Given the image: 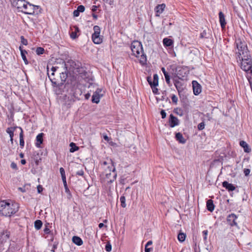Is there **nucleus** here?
Wrapping results in <instances>:
<instances>
[{
    "label": "nucleus",
    "instance_id": "c756f323",
    "mask_svg": "<svg viewBox=\"0 0 252 252\" xmlns=\"http://www.w3.org/2000/svg\"><path fill=\"white\" fill-rule=\"evenodd\" d=\"M121 205L123 208H125L126 206V198L125 196H122L120 197Z\"/></svg>",
    "mask_w": 252,
    "mask_h": 252
},
{
    "label": "nucleus",
    "instance_id": "5701e85b",
    "mask_svg": "<svg viewBox=\"0 0 252 252\" xmlns=\"http://www.w3.org/2000/svg\"><path fill=\"white\" fill-rule=\"evenodd\" d=\"M72 242L77 246H81L83 244L82 240L78 236H74L72 239Z\"/></svg>",
    "mask_w": 252,
    "mask_h": 252
},
{
    "label": "nucleus",
    "instance_id": "7ed1b4c3",
    "mask_svg": "<svg viewBox=\"0 0 252 252\" xmlns=\"http://www.w3.org/2000/svg\"><path fill=\"white\" fill-rule=\"evenodd\" d=\"M11 1L12 6L16 7L19 11L30 15L34 13L35 6L25 0H11Z\"/></svg>",
    "mask_w": 252,
    "mask_h": 252
},
{
    "label": "nucleus",
    "instance_id": "de8ad7c7",
    "mask_svg": "<svg viewBox=\"0 0 252 252\" xmlns=\"http://www.w3.org/2000/svg\"><path fill=\"white\" fill-rule=\"evenodd\" d=\"M79 13L80 12H79V11H78L77 9L76 10H75L74 11H73V16L74 17H78L79 16Z\"/></svg>",
    "mask_w": 252,
    "mask_h": 252
},
{
    "label": "nucleus",
    "instance_id": "f704fd0d",
    "mask_svg": "<svg viewBox=\"0 0 252 252\" xmlns=\"http://www.w3.org/2000/svg\"><path fill=\"white\" fill-rule=\"evenodd\" d=\"M20 39H21V42L23 45H27L28 44L27 40L26 39H25L23 36H21L20 37Z\"/></svg>",
    "mask_w": 252,
    "mask_h": 252
},
{
    "label": "nucleus",
    "instance_id": "3c124183",
    "mask_svg": "<svg viewBox=\"0 0 252 252\" xmlns=\"http://www.w3.org/2000/svg\"><path fill=\"white\" fill-rule=\"evenodd\" d=\"M43 188L41 186L39 185L37 187V190L39 193H40L42 191Z\"/></svg>",
    "mask_w": 252,
    "mask_h": 252
},
{
    "label": "nucleus",
    "instance_id": "bf43d9fd",
    "mask_svg": "<svg viewBox=\"0 0 252 252\" xmlns=\"http://www.w3.org/2000/svg\"><path fill=\"white\" fill-rule=\"evenodd\" d=\"M165 79L169 78H170V76L168 74V73H167L166 74H165L164 75Z\"/></svg>",
    "mask_w": 252,
    "mask_h": 252
},
{
    "label": "nucleus",
    "instance_id": "c03bdc74",
    "mask_svg": "<svg viewBox=\"0 0 252 252\" xmlns=\"http://www.w3.org/2000/svg\"><path fill=\"white\" fill-rule=\"evenodd\" d=\"M208 230H204L203 232H202V233L204 235V240H206L207 239V235H208Z\"/></svg>",
    "mask_w": 252,
    "mask_h": 252
},
{
    "label": "nucleus",
    "instance_id": "6ab92c4d",
    "mask_svg": "<svg viewBox=\"0 0 252 252\" xmlns=\"http://www.w3.org/2000/svg\"><path fill=\"white\" fill-rule=\"evenodd\" d=\"M176 139L179 141L180 143L185 144L186 142V139L183 136V135L180 132H178L176 133L175 135Z\"/></svg>",
    "mask_w": 252,
    "mask_h": 252
},
{
    "label": "nucleus",
    "instance_id": "052dcab7",
    "mask_svg": "<svg viewBox=\"0 0 252 252\" xmlns=\"http://www.w3.org/2000/svg\"><path fill=\"white\" fill-rule=\"evenodd\" d=\"M104 1H106V2H108L110 4H111L113 3L112 0H104Z\"/></svg>",
    "mask_w": 252,
    "mask_h": 252
},
{
    "label": "nucleus",
    "instance_id": "e2e57ef3",
    "mask_svg": "<svg viewBox=\"0 0 252 252\" xmlns=\"http://www.w3.org/2000/svg\"><path fill=\"white\" fill-rule=\"evenodd\" d=\"M92 16H93V17L94 19H95V20H96V19H97V16L96 14H95L93 13V14H92Z\"/></svg>",
    "mask_w": 252,
    "mask_h": 252
},
{
    "label": "nucleus",
    "instance_id": "1a4fd4ad",
    "mask_svg": "<svg viewBox=\"0 0 252 252\" xmlns=\"http://www.w3.org/2000/svg\"><path fill=\"white\" fill-rule=\"evenodd\" d=\"M147 81L148 82L151 87L158 86V75L157 74H154L153 79L151 77H148Z\"/></svg>",
    "mask_w": 252,
    "mask_h": 252
},
{
    "label": "nucleus",
    "instance_id": "a18cd8bd",
    "mask_svg": "<svg viewBox=\"0 0 252 252\" xmlns=\"http://www.w3.org/2000/svg\"><path fill=\"white\" fill-rule=\"evenodd\" d=\"M152 89L153 92L154 94H158V89L157 88V87H151Z\"/></svg>",
    "mask_w": 252,
    "mask_h": 252
},
{
    "label": "nucleus",
    "instance_id": "69168bd1",
    "mask_svg": "<svg viewBox=\"0 0 252 252\" xmlns=\"http://www.w3.org/2000/svg\"><path fill=\"white\" fill-rule=\"evenodd\" d=\"M205 33H205V32L204 31V32H202V33H201V35H200L201 37L202 38L204 37H205Z\"/></svg>",
    "mask_w": 252,
    "mask_h": 252
},
{
    "label": "nucleus",
    "instance_id": "a211bd4d",
    "mask_svg": "<svg viewBox=\"0 0 252 252\" xmlns=\"http://www.w3.org/2000/svg\"><path fill=\"white\" fill-rule=\"evenodd\" d=\"M222 186L228 191H233L235 189V187L232 184L229 183L227 181L222 182Z\"/></svg>",
    "mask_w": 252,
    "mask_h": 252
},
{
    "label": "nucleus",
    "instance_id": "a878e982",
    "mask_svg": "<svg viewBox=\"0 0 252 252\" xmlns=\"http://www.w3.org/2000/svg\"><path fill=\"white\" fill-rule=\"evenodd\" d=\"M186 235L184 233L180 232L178 235V239L180 242H183L185 240Z\"/></svg>",
    "mask_w": 252,
    "mask_h": 252
},
{
    "label": "nucleus",
    "instance_id": "4be33fe9",
    "mask_svg": "<svg viewBox=\"0 0 252 252\" xmlns=\"http://www.w3.org/2000/svg\"><path fill=\"white\" fill-rule=\"evenodd\" d=\"M207 208L208 210L211 212L214 211L215 206L212 200L209 199L207 201Z\"/></svg>",
    "mask_w": 252,
    "mask_h": 252
},
{
    "label": "nucleus",
    "instance_id": "473e14b6",
    "mask_svg": "<svg viewBox=\"0 0 252 252\" xmlns=\"http://www.w3.org/2000/svg\"><path fill=\"white\" fill-rule=\"evenodd\" d=\"M44 52V49L42 47H37L36 50V53L39 55L43 54Z\"/></svg>",
    "mask_w": 252,
    "mask_h": 252
},
{
    "label": "nucleus",
    "instance_id": "79ce46f5",
    "mask_svg": "<svg viewBox=\"0 0 252 252\" xmlns=\"http://www.w3.org/2000/svg\"><path fill=\"white\" fill-rule=\"evenodd\" d=\"M160 114L161 115V118L162 119H164L166 118V112H165V111L164 110H162L161 111H160Z\"/></svg>",
    "mask_w": 252,
    "mask_h": 252
},
{
    "label": "nucleus",
    "instance_id": "72a5a7b5",
    "mask_svg": "<svg viewBox=\"0 0 252 252\" xmlns=\"http://www.w3.org/2000/svg\"><path fill=\"white\" fill-rule=\"evenodd\" d=\"M171 99L174 103L177 104L178 100V98L176 95L173 94L171 96Z\"/></svg>",
    "mask_w": 252,
    "mask_h": 252
},
{
    "label": "nucleus",
    "instance_id": "9b49d317",
    "mask_svg": "<svg viewBox=\"0 0 252 252\" xmlns=\"http://www.w3.org/2000/svg\"><path fill=\"white\" fill-rule=\"evenodd\" d=\"M169 124L170 127H173L179 125V120L177 117L171 114L169 116Z\"/></svg>",
    "mask_w": 252,
    "mask_h": 252
},
{
    "label": "nucleus",
    "instance_id": "f03ea898",
    "mask_svg": "<svg viewBox=\"0 0 252 252\" xmlns=\"http://www.w3.org/2000/svg\"><path fill=\"white\" fill-rule=\"evenodd\" d=\"M19 205L15 203H10L6 200L0 202V214L5 217H10L19 210Z\"/></svg>",
    "mask_w": 252,
    "mask_h": 252
},
{
    "label": "nucleus",
    "instance_id": "6e6552de",
    "mask_svg": "<svg viewBox=\"0 0 252 252\" xmlns=\"http://www.w3.org/2000/svg\"><path fill=\"white\" fill-rule=\"evenodd\" d=\"M48 69L49 68L48 67H47V69L48 71V75L49 78H50V80H51L53 84L56 86H59L60 85V83L57 80L56 78L54 77V72L57 70V69H59V67L56 66H52L51 70V71H52L51 74H50L49 73Z\"/></svg>",
    "mask_w": 252,
    "mask_h": 252
},
{
    "label": "nucleus",
    "instance_id": "338daca9",
    "mask_svg": "<svg viewBox=\"0 0 252 252\" xmlns=\"http://www.w3.org/2000/svg\"><path fill=\"white\" fill-rule=\"evenodd\" d=\"M18 189L21 191L22 192H25V190L23 189L22 188H19Z\"/></svg>",
    "mask_w": 252,
    "mask_h": 252
},
{
    "label": "nucleus",
    "instance_id": "f8f14e48",
    "mask_svg": "<svg viewBox=\"0 0 252 252\" xmlns=\"http://www.w3.org/2000/svg\"><path fill=\"white\" fill-rule=\"evenodd\" d=\"M237 219V216L234 214H231L229 215L227 218V221L229 223V224L231 226L237 225V222L236 221V219Z\"/></svg>",
    "mask_w": 252,
    "mask_h": 252
},
{
    "label": "nucleus",
    "instance_id": "b1692460",
    "mask_svg": "<svg viewBox=\"0 0 252 252\" xmlns=\"http://www.w3.org/2000/svg\"><path fill=\"white\" fill-rule=\"evenodd\" d=\"M163 44L165 47H170L173 45V41L169 38H165L163 40Z\"/></svg>",
    "mask_w": 252,
    "mask_h": 252
},
{
    "label": "nucleus",
    "instance_id": "603ef678",
    "mask_svg": "<svg viewBox=\"0 0 252 252\" xmlns=\"http://www.w3.org/2000/svg\"><path fill=\"white\" fill-rule=\"evenodd\" d=\"M165 81H166V83L169 86H171V82H170V78H167V79H165Z\"/></svg>",
    "mask_w": 252,
    "mask_h": 252
},
{
    "label": "nucleus",
    "instance_id": "e433bc0d",
    "mask_svg": "<svg viewBox=\"0 0 252 252\" xmlns=\"http://www.w3.org/2000/svg\"><path fill=\"white\" fill-rule=\"evenodd\" d=\"M67 74L63 72H62V75L61 76V78L62 82H64L66 79Z\"/></svg>",
    "mask_w": 252,
    "mask_h": 252
},
{
    "label": "nucleus",
    "instance_id": "774afa93",
    "mask_svg": "<svg viewBox=\"0 0 252 252\" xmlns=\"http://www.w3.org/2000/svg\"><path fill=\"white\" fill-rule=\"evenodd\" d=\"M13 136H11L10 137V141L11 142V143L12 144L13 143Z\"/></svg>",
    "mask_w": 252,
    "mask_h": 252
},
{
    "label": "nucleus",
    "instance_id": "4c0bfd02",
    "mask_svg": "<svg viewBox=\"0 0 252 252\" xmlns=\"http://www.w3.org/2000/svg\"><path fill=\"white\" fill-rule=\"evenodd\" d=\"M85 7L82 5H80L77 7V10L79 12H83L85 11Z\"/></svg>",
    "mask_w": 252,
    "mask_h": 252
},
{
    "label": "nucleus",
    "instance_id": "412c9836",
    "mask_svg": "<svg viewBox=\"0 0 252 252\" xmlns=\"http://www.w3.org/2000/svg\"><path fill=\"white\" fill-rule=\"evenodd\" d=\"M19 49L21 52V55L23 61H24V63H25L26 64H28L29 63H28V61L27 59L26 56V55L27 54V52L25 50H23L21 46L19 47Z\"/></svg>",
    "mask_w": 252,
    "mask_h": 252
},
{
    "label": "nucleus",
    "instance_id": "37998d69",
    "mask_svg": "<svg viewBox=\"0 0 252 252\" xmlns=\"http://www.w3.org/2000/svg\"><path fill=\"white\" fill-rule=\"evenodd\" d=\"M84 171L82 169L79 170L76 172V175L79 176H83Z\"/></svg>",
    "mask_w": 252,
    "mask_h": 252
},
{
    "label": "nucleus",
    "instance_id": "4468645a",
    "mask_svg": "<svg viewBox=\"0 0 252 252\" xmlns=\"http://www.w3.org/2000/svg\"><path fill=\"white\" fill-rule=\"evenodd\" d=\"M165 4L164 3L158 4L155 8V12L156 16H159L165 8Z\"/></svg>",
    "mask_w": 252,
    "mask_h": 252
},
{
    "label": "nucleus",
    "instance_id": "864d4df0",
    "mask_svg": "<svg viewBox=\"0 0 252 252\" xmlns=\"http://www.w3.org/2000/svg\"><path fill=\"white\" fill-rule=\"evenodd\" d=\"M103 138L105 140L107 141H109L110 139V138L107 135H103Z\"/></svg>",
    "mask_w": 252,
    "mask_h": 252
},
{
    "label": "nucleus",
    "instance_id": "c9c22d12",
    "mask_svg": "<svg viewBox=\"0 0 252 252\" xmlns=\"http://www.w3.org/2000/svg\"><path fill=\"white\" fill-rule=\"evenodd\" d=\"M198 129L199 130H203L205 127V124L204 122L200 123L197 126Z\"/></svg>",
    "mask_w": 252,
    "mask_h": 252
},
{
    "label": "nucleus",
    "instance_id": "09e8293b",
    "mask_svg": "<svg viewBox=\"0 0 252 252\" xmlns=\"http://www.w3.org/2000/svg\"><path fill=\"white\" fill-rule=\"evenodd\" d=\"M244 173L245 176H248L249 175V174L250 173V170L249 169H245L244 170Z\"/></svg>",
    "mask_w": 252,
    "mask_h": 252
},
{
    "label": "nucleus",
    "instance_id": "49530a36",
    "mask_svg": "<svg viewBox=\"0 0 252 252\" xmlns=\"http://www.w3.org/2000/svg\"><path fill=\"white\" fill-rule=\"evenodd\" d=\"M173 80H174V85L175 86L176 89L178 90V85L180 84V82H179V81H178L177 80H175V79H174Z\"/></svg>",
    "mask_w": 252,
    "mask_h": 252
},
{
    "label": "nucleus",
    "instance_id": "5fc2aeb1",
    "mask_svg": "<svg viewBox=\"0 0 252 252\" xmlns=\"http://www.w3.org/2000/svg\"><path fill=\"white\" fill-rule=\"evenodd\" d=\"M62 65H63L64 69H65L64 72H65L67 68L66 64L64 62H63Z\"/></svg>",
    "mask_w": 252,
    "mask_h": 252
},
{
    "label": "nucleus",
    "instance_id": "20e7f679",
    "mask_svg": "<svg viewBox=\"0 0 252 252\" xmlns=\"http://www.w3.org/2000/svg\"><path fill=\"white\" fill-rule=\"evenodd\" d=\"M132 54L139 59V63L144 65L147 63V57L143 50L142 45L138 41H133L131 44Z\"/></svg>",
    "mask_w": 252,
    "mask_h": 252
},
{
    "label": "nucleus",
    "instance_id": "4d7b16f0",
    "mask_svg": "<svg viewBox=\"0 0 252 252\" xmlns=\"http://www.w3.org/2000/svg\"><path fill=\"white\" fill-rule=\"evenodd\" d=\"M90 95L91 94L90 93H87L85 95V97L86 99H88L90 98Z\"/></svg>",
    "mask_w": 252,
    "mask_h": 252
},
{
    "label": "nucleus",
    "instance_id": "58836bf2",
    "mask_svg": "<svg viewBox=\"0 0 252 252\" xmlns=\"http://www.w3.org/2000/svg\"><path fill=\"white\" fill-rule=\"evenodd\" d=\"M111 249H112V247H111V244L109 243H107L105 246V250L107 252H109L111 251Z\"/></svg>",
    "mask_w": 252,
    "mask_h": 252
},
{
    "label": "nucleus",
    "instance_id": "f257e3e1",
    "mask_svg": "<svg viewBox=\"0 0 252 252\" xmlns=\"http://www.w3.org/2000/svg\"><path fill=\"white\" fill-rule=\"evenodd\" d=\"M235 54L237 62L240 63L242 69L247 72V78L249 80L252 77V61L251 56L245 41L240 38L236 39Z\"/></svg>",
    "mask_w": 252,
    "mask_h": 252
},
{
    "label": "nucleus",
    "instance_id": "13d9d810",
    "mask_svg": "<svg viewBox=\"0 0 252 252\" xmlns=\"http://www.w3.org/2000/svg\"><path fill=\"white\" fill-rule=\"evenodd\" d=\"M161 71L163 72L164 75L165 74H166L167 73H168L167 72H166V71L165 70V69L164 67L161 68Z\"/></svg>",
    "mask_w": 252,
    "mask_h": 252
},
{
    "label": "nucleus",
    "instance_id": "0eeeda50",
    "mask_svg": "<svg viewBox=\"0 0 252 252\" xmlns=\"http://www.w3.org/2000/svg\"><path fill=\"white\" fill-rule=\"evenodd\" d=\"M103 95V94H102V89L97 88L92 96V101L93 103L96 104L98 103L100 101V98L102 97Z\"/></svg>",
    "mask_w": 252,
    "mask_h": 252
},
{
    "label": "nucleus",
    "instance_id": "bb28decb",
    "mask_svg": "<svg viewBox=\"0 0 252 252\" xmlns=\"http://www.w3.org/2000/svg\"><path fill=\"white\" fill-rule=\"evenodd\" d=\"M42 225V222L40 220H36L34 222V227L36 229L39 230Z\"/></svg>",
    "mask_w": 252,
    "mask_h": 252
},
{
    "label": "nucleus",
    "instance_id": "2f4dec72",
    "mask_svg": "<svg viewBox=\"0 0 252 252\" xmlns=\"http://www.w3.org/2000/svg\"><path fill=\"white\" fill-rule=\"evenodd\" d=\"M60 172L61 174L62 180L66 179L65 171L63 167L60 168Z\"/></svg>",
    "mask_w": 252,
    "mask_h": 252
},
{
    "label": "nucleus",
    "instance_id": "2eb2a0df",
    "mask_svg": "<svg viewBox=\"0 0 252 252\" xmlns=\"http://www.w3.org/2000/svg\"><path fill=\"white\" fill-rule=\"evenodd\" d=\"M219 21L220 24V26L222 29H224L226 25V22L225 19V16L224 14L221 12L220 11L219 13Z\"/></svg>",
    "mask_w": 252,
    "mask_h": 252
},
{
    "label": "nucleus",
    "instance_id": "680f3d73",
    "mask_svg": "<svg viewBox=\"0 0 252 252\" xmlns=\"http://www.w3.org/2000/svg\"><path fill=\"white\" fill-rule=\"evenodd\" d=\"M104 226V224L103 223H100L99 224H98V227L101 228L102 227H103V226Z\"/></svg>",
    "mask_w": 252,
    "mask_h": 252
},
{
    "label": "nucleus",
    "instance_id": "a19ab883",
    "mask_svg": "<svg viewBox=\"0 0 252 252\" xmlns=\"http://www.w3.org/2000/svg\"><path fill=\"white\" fill-rule=\"evenodd\" d=\"M44 232L46 234H49L50 233V230L49 228H48V225H45V227L44 229Z\"/></svg>",
    "mask_w": 252,
    "mask_h": 252
},
{
    "label": "nucleus",
    "instance_id": "6e6d98bb",
    "mask_svg": "<svg viewBox=\"0 0 252 252\" xmlns=\"http://www.w3.org/2000/svg\"><path fill=\"white\" fill-rule=\"evenodd\" d=\"M97 7L96 5H93L92 6V10L94 12L97 10Z\"/></svg>",
    "mask_w": 252,
    "mask_h": 252
},
{
    "label": "nucleus",
    "instance_id": "ddd939ff",
    "mask_svg": "<svg viewBox=\"0 0 252 252\" xmlns=\"http://www.w3.org/2000/svg\"><path fill=\"white\" fill-rule=\"evenodd\" d=\"M71 30H72L71 32L70 33V37L72 39H75L78 36L77 33L80 32L79 28L76 26H74L72 27H70Z\"/></svg>",
    "mask_w": 252,
    "mask_h": 252
},
{
    "label": "nucleus",
    "instance_id": "0e129e2a",
    "mask_svg": "<svg viewBox=\"0 0 252 252\" xmlns=\"http://www.w3.org/2000/svg\"><path fill=\"white\" fill-rule=\"evenodd\" d=\"M21 162L22 164L24 165V164H26V160L25 159H22L21 160Z\"/></svg>",
    "mask_w": 252,
    "mask_h": 252
},
{
    "label": "nucleus",
    "instance_id": "dca6fc26",
    "mask_svg": "<svg viewBox=\"0 0 252 252\" xmlns=\"http://www.w3.org/2000/svg\"><path fill=\"white\" fill-rule=\"evenodd\" d=\"M9 236V232L6 231H3L0 232V243H3L6 241Z\"/></svg>",
    "mask_w": 252,
    "mask_h": 252
},
{
    "label": "nucleus",
    "instance_id": "7c9ffc66",
    "mask_svg": "<svg viewBox=\"0 0 252 252\" xmlns=\"http://www.w3.org/2000/svg\"><path fill=\"white\" fill-rule=\"evenodd\" d=\"M152 241H149L146 246H145V252H150L151 251V248H148V246H151L152 244Z\"/></svg>",
    "mask_w": 252,
    "mask_h": 252
},
{
    "label": "nucleus",
    "instance_id": "cd10ccee",
    "mask_svg": "<svg viewBox=\"0 0 252 252\" xmlns=\"http://www.w3.org/2000/svg\"><path fill=\"white\" fill-rule=\"evenodd\" d=\"M70 146L71 147V148L70 149V152L71 153L74 152L79 149V148L73 142L70 144Z\"/></svg>",
    "mask_w": 252,
    "mask_h": 252
},
{
    "label": "nucleus",
    "instance_id": "393cba45",
    "mask_svg": "<svg viewBox=\"0 0 252 252\" xmlns=\"http://www.w3.org/2000/svg\"><path fill=\"white\" fill-rule=\"evenodd\" d=\"M19 129L21 130L20 133V146L23 148L24 146V135H23V131L21 127H19Z\"/></svg>",
    "mask_w": 252,
    "mask_h": 252
},
{
    "label": "nucleus",
    "instance_id": "9d476101",
    "mask_svg": "<svg viewBox=\"0 0 252 252\" xmlns=\"http://www.w3.org/2000/svg\"><path fill=\"white\" fill-rule=\"evenodd\" d=\"M193 93L195 95L199 94L201 92V86L196 81L192 82Z\"/></svg>",
    "mask_w": 252,
    "mask_h": 252
},
{
    "label": "nucleus",
    "instance_id": "423d86ee",
    "mask_svg": "<svg viewBox=\"0 0 252 252\" xmlns=\"http://www.w3.org/2000/svg\"><path fill=\"white\" fill-rule=\"evenodd\" d=\"M94 33L92 34V38L95 44H100L102 42V38L100 36V29L99 26H94Z\"/></svg>",
    "mask_w": 252,
    "mask_h": 252
},
{
    "label": "nucleus",
    "instance_id": "ea45409f",
    "mask_svg": "<svg viewBox=\"0 0 252 252\" xmlns=\"http://www.w3.org/2000/svg\"><path fill=\"white\" fill-rule=\"evenodd\" d=\"M63 183L64 187L65 189V191L66 192H68V191H69V189H68V188H67V183H66V179L63 180Z\"/></svg>",
    "mask_w": 252,
    "mask_h": 252
},
{
    "label": "nucleus",
    "instance_id": "c85d7f7f",
    "mask_svg": "<svg viewBox=\"0 0 252 252\" xmlns=\"http://www.w3.org/2000/svg\"><path fill=\"white\" fill-rule=\"evenodd\" d=\"M16 127H8L6 129V132L9 134L10 137L11 136H14V131L16 128Z\"/></svg>",
    "mask_w": 252,
    "mask_h": 252
},
{
    "label": "nucleus",
    "instance_id": "aec40b11",
    "mask_svg": "<svg viewBox=\"0 0 252 252\" xmlns=\"http://www.w3.org/2000/svg\"><path fill=\"white\" fill-rule=\"evenodd\" d=\"M240 145L244 149V151L246 153H250L251 151V149L249 148L248 144L244 141H241L240 142Z\"/></svg>",
    "mask_w": 252,
    "mask_h": 252
},
{
    "label": "nucleus",
    "instance_id": "f3484780",
    "mask_svg": "<svg viewBox=\"0 0 252 252\" xmlns=\"http://www.w3.org/2000/svg\"><path fill=\"white\" fill-rule=\"evenodd\" d=\"M44 136V134L43 133H40L38 134L36 137V143L35 145L37 148H40V145L43 142V137Z\"/></svg>",
    "mask_w": 252,
    "mask_h": 252
},
{
    "label": "nucleus",
    "instance_id": "39448f33",
    "mask_svg": "<svg viewBox=\"0 0 252 252\" xmlns=\"http://www.w3.org/2000/svg\"><path fill=\"white\" fill-rule=\"evenodd\" d=\"M104 171L103 175L105 176L104 180L108 183H111L117 177V173L113 162L111 160V163L107 167H104Z\"/></svg>",
    "mask_w": 252,
    "mask_h": 252
},
{
    "label": "nucleus",
    "instance_id": "8fccbe9b",
    "mask_svg": "<svg viewBox=\"0 0 252 252\" xmlns=\"http://www.w3.org/2000/svg\"><path fill=\"white\" fill-rule=\"evenodd\" d=\"M11 167L14 169H17V164L15 162H12L11 164Z\"/></svg>",
    "mask_w": 252,
    "mask_h": 252
}]
</instances>
